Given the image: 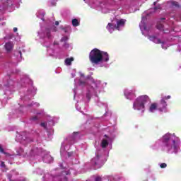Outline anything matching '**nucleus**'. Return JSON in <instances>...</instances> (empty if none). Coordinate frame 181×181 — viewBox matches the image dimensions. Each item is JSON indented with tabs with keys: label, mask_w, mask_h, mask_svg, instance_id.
Wrapping results in <instances>:
<instances>
[{
	"label": "nucleus",
	"mask_w": 181,
	"mask_h": 181,
	"mask_svg": "<svg viewBox=\"0 0 181 181\" xmlns=\"http://www.w3.org/2000/svg\"><path fill=\"white\" fill-rule=\"evenodd\" d=\"M4 47L6 52H8V53H9L10 52H12V50H13V42H6L4 45Z\"/></svg>",
	"instance_id": "nucleus-9"
},
{
	"label": "nucleus",
	"mask_w": 181,
	"mask_h": 181,
	"mask_svg": "<svg viewBox=\"0 0 181 181\" xmlns=\"http://www.w3.org/2000/svg\"><path fill=\"white\" fill-rule=\"evenodd\" d=\"M145 21H146V18L142 17L141 23L139 25L141 32H144V30H146V26L145 25Z\"/></svg>",
	"instance_id": "nucleus-13"
},
{
	"label": "nucleus",
	"mask_w": 181,
	"mask_h": 181,
	"mask_svg": "<svg viewBox=\"0 0 181 181\" xmlns=\"http://www.w3.org/2000/svg\"><path fill=\"white\" fill-rule=\"evenodd\" d=\"M78 134V133H76V132H74V134Z\"/></svg>",
	"instance_id": "nucleus-36"
},
{
	"label": "nucleus",
	"mask_w": 181,
	"mask_h": 181,
	"mask_svg": "<svg viewBox=\"0 0 181 181\" xmlns=\"http://www.w3.org/2000/svg\"><path fill=\"white\" fill-rule=\"evenodd\" d=\"M41 127H43V128H46V127H47V123H45V122L41 123Z\"/></svg>",
	"instance_id": "nucleus-25"
},
{
	"label": "nucleus",
	"mask_w": 181,
	"mask_h": 181,
	"mask_svg": "<svg viewBox=\"0 0 181 181\" xmlns=\"http://www.w3.org/2000/svg\"><path fill=\"white\" fill-rule=\"evenodd\" d=\"M158 110V105L156 103H153L150 105L149 111L150 112H155Z\"/></svg>",
	"instance_id": "nucleus-14"
},
{
	"label": "nucleus",
	"mask_w": 181,
	"mask_h": 181,
	"mask_svg": "<svg viewBox=\"0 0 181 181\" xmlns=\"http://www.w3.org/2000/svg\"><path fill=\"white\" fill-rule=\"evenodd\" d=\"M92 163L99 168L104 165V161L103 160V156H101V153L100 151H96L95 156L92 159Z\"/></svg>",
	"instance_id": "nucleus-4"
},
{
	"label": "nucleus",
	"mask_w": 181,
	"mask_h": 181,
	"mask_svg": "<svg viewBox=\"0 0 181 181\" xmlns=\"http://www.w3.org/2000/svg\"><path fill=\"white\" fill-rule=\"evenodd\" d=\"M44 160H45V162H47L45 158L44 159Z\"/></svg>",
	"instance_id": "nucleus-37"
},
{
	"label": "nucleus",
	"mask_w": 181,
	"mask_h": 181,
	"mask_svg": "<svg viewBox=\"0 0 181 181\" xmlns=\"http://www.w3.org/2000/svg\"><path fill=\"white\" fill-rule=\"evenodd\" d=\"M124 95L127 100H132V98H135V93L128 89L124 90Z\"/></svg>",
	"instance_id": "nucleus-7"
},
{
	"label": "nucleus",
	"mask_w": 181,
	"mask_h": 181,
	"mask_svg": "<svg viewBox=\"0 0 181 181\" xmlns=\"http://www.w3.org/2000/svg\"><path fill=\"white\" fill-rule=\"evenodd\" d=\"M55 25H57V26L59 25V21H56Z\"/></svg>",
	"instance_id": "nucleus-30"
},
{
	"label": "nucleus",
	"mask_w": 181,
	"mask_h": 181,
	"mask_svg": "<svg viewBox=\"0 0 181 181\" xmlns=\"http://www.w3.org/2000/svg\"><path fill=\"white\" fill-rule=\"evenodd\" d=\"M69 39V37H62V42H66V40H67Z\"/></svg>",
	"instance_id": "nucleus-26"
},
{
	"label": "nucleus",
	"mask_w": 181,
	"mask_h": 181,
	"mask_svg": "<svg viewBox=\"0 0 181 181\" xmlns=\"http://www.w3.org/2000/svg\"><path fill=\"white\" fill-rule=\"evenodd\" d=\"M71 62H74V57L66 58L65 59L66 66H71Z\"/></svg>",
	"instance_id": "nucleus-15"
},
{
	"label": "nucleus",
	"mask_w": 181,
	"mask_h": 181,
	"mask_svg": "<svg viewBox=\"0 0 181 181\" xmlns=\"http://www.w3.org/2000/svg\"><path fill=\"white\" fill-rule=\"evenodd\" d=\"M157 29H158L159 30H162L163 29V25L162 24H159L157 26Z\"/></svg>",
	"instance_id": "nucleus-19"
},
{
	"label": "nucleus",
	"mask_w": 181,
	"mask_h": 181,
	"mask_svg": "<svg viewBox=\"0 0 181 181\" xmlns=\"http://www.w3.org/2000/svg\"><path fill=\"white\" fill-rule=\"evenodd\" d=\"M125 22H127V21L124 20V19H121L117 21V25H116V29H117V30H119L120 28L124 27V25H125Z\"/></svg>",
	"instance_id": "nucleus-11"
},
{
	"label": "nucleus",
	"mask_w": 181,
	"mask_h": 181,
	"mask_svg": "<svg viewBox=\"0 0 181 181\" xmlns=\"http://www.w3.org/2000/svg\"><path fill=\"white\" fill-rule=\"evenodd\" d=\"M166 166H167V165H166V163H161L160 165V167L161 168H166Z\"/></svg>",
	"instance_id": "nucleus-22"
},
{
	"label": "nucleus",
	"mask_w": 181,
	"mask_h": 181,
	"mask_svg": "<svg viewBox=\"0 0 181 181\" xmlns=\"http://www.w3.org/2000/svg\"><path fill=\"white\" fill-rule=\"evenodd\" d=\"M107 30L110 33H112L115 29H117V25H114L113 23H109L107 26Z\"/></svg>",
	"instance_id": "nucleus-12"
},
{
	"label": "nucleus",
	"mask_w": 181,
	"mask_h": 181,
	"mask_svg": "<svg viewBox=\"0 0 181 181\" xmlns=\"http://www.w3.org/2000/svg\"><path fill=\"white\" fill-rule=\"evenodd\" d=\"M149 101L148 95H141L139 97L133 105L134 110H144L145 108V103Z\"/></svg>",
	"instance_id": "nucleus-3"
},
{
	"label": "nucleus",
	"mask_w": 181,
	"mask_h": 181,
	"mask_svg": "<svg viewBox=\"0 0 181 181\" xmlns=\"http://www.w3.org/2000/svg\"><path fill=\"white\" fill-rule=\"evenodd\" d=\"M89 59L91 63H94V64H98L101 62H108L110 60L107 52H102L96 48L90 52Z\"/></svg>",
	"instance_id": "nucleus-2"
},
{
	"label": "nucleus",
	"mask_w": 181,
	"mask_h": 181,
	"mask_svg": "<svg viewBox=\"0 0 181 181\" xmlns=\"http://www.w3.org/2000/svg\"><path fill=\"white\" fill-rule=\"evenodd\" d=\"M177 138L175 136H172L170 134H166L163 136V148L164 151L170 152V153H176L179 151L177 146Z\"/></svg>",
	"instance_id": "nucleus-1"
},
{
	"label": "nucleus",
	"mask_w": 181,
	"mask_h": 181,
	"mask_svg": "<svg viewBox=\"0 0 181 181\" xmlns=\"http://www.w3.org/2000/svg\"><path fill=\"white\" fill-rule=\"evenodd\" d=\"M81 77H84V74H81Z\"/></svg>",
	"instance_id": "nucleus-33"
},
{
	"label": "nucleus",
	"mask_w": 181,
	"mask_h": 181,
	"mask_svg": "<svg viewBox=\"0 0 181 181\" xmlns=\"http://www.w3.org/2000/svg\"><path fill=\"white\" fill-rule=\"evenodd\" d=\"M80 84H81V82L80 83Z\"/></svg>",
	"instance_id": "nucleus-41"
},
{
	"label": "nucleus",
	"mask_w": 181,
	"mask_h": 181,
	"mask_svg": "<svg viewBox=\"0 0 181 181\" xmlns=\"http://www.w3.org/2000/svg\"><path fill=\"white\" fill-rule=\"evenodd\" d=\"M16 141L23 143V141L28 139V134L25 132H23L22 134H18L16 137Z\"/></svg>",
	"instance_id": "nucleus-6"
},
{
	"label": "nucleus",
	"mask_w": 181,
	"mask_h": 181,
	"mask_svg": "<svg viewBox=\"0 0 181 181\" xmlns=\"http://www.w3.org/2000/svg\"><path fill=\"white\" fill-rule=\"evenodd\" d=\"M166 107H168V104H166V101H165L163 99H161L160 103L158 105V109L161 112H166Z\"/></svg>",
	"instance_id": "nucleus-5"
},
{
	"label": "nucleus",
	"mask_w": 181,
	"mask_h": 181,
	"mask_svg": "<svg viewBox=\"0 0 181 181\" xmlns=\"http://www.w3.org/2000/svg\"><path fill=\"white\" fill-rule=\"evenodd\" d=\"M105 136L106 138H108V137L107 136V135H105Z\"/></svg>",
	"instance_id": "nucleus-38"
},
{
	"label": "nucleus",
	"mask_w": 181,
	"mask_h": 181,
	"mask_svg": "<svg viewBox=\"0 0 181 181\" xmlns=\"http://www.w3.org/2000/svg\"><path fill=\"white\" fill-rule=\"evenodd\" d=\"M95 181H103V178H101V177L98 176L95 178Z\"/></svg>",
	"instance_id": "nucleus-20"
},
{
	"label": "nucleus",
	"mask_w": 181,
	"mask_h": 181,
	"mask_svg": "<svg viewBox=\"0 0 181 181\" xmlns=\"http://www.w3.org/2000/svg\"><path fill=\"white\" fill-rule=\"evenodd\" d=\"M0 152H1V153H4L5 155H7L5 151H4V148H2V146H0Z\"/></svg>",
	"instance_id": "nucleus-21"
},
{
	"label": "nucleus",
	"mask_w": 181,
	"mask_h": 181,
	"mask_svg": "<svg viewBox=\"0 0 181 181\" xmlns=\"http://www.w3.org/2000/svg\"><path fill=\"white\" fill-rule=\"evenodd\" d=\"M71 76H72V77H76V71L75 70L73 71Z\"/></svg>",
	"instance_id": "nucleus-27"
},
{
	"label": "nucleus",
	"mask_w": 181,
	"mask_h": 181,
	"mask_svg": "<svg viewBox=\"0 0 181 181\" xmlns=\"http://www.w3.org/2000/svg\"><path fill=\"white\" fill-rule=\"evenodd\" d=\"M40 36L48 38L50 37V30L49 28H46L40 33Z\"/></svg>",
	"instance_id": "nucleus-10"
},
{
	"label": "nucleus",
	"mask_w": 181,
	"mask_h": 181,
	"mask_svg": "<svg viewBox=\"0 0 181 181\" xmlns=\"http://www.w3.org/2000/svg\"><path fill=\"white\" fill-rule=\"evenodd\" d=\"M47 158H48V159H52V157H50L49 156H48Z\"/></svg>",
	"instance_id": "nucleus-34"
},
{
	"label": "nucleus",
	"mask_w": 181,
	"mask_h": 181,
	"mask_svg": "<svg viewBox=\"0 0 181 181\" xmlns=\"http://www.w3.org/2000/svg\"><path fill=\"white\" fill-rule=\"evenodd\" d=\"M72 25H73V26H78V25H80V23H78V20H77V19H74V20H72Z\"/></svg>",
	"instance_id": "nucleus-18"
},
{
	"label": "nucleus",
	"mask_w": 181,
	"mask_h": 181,
	"mask_svg": "<svg viewBox=\"0 0 181 181\" xmlns=\"http://www.w3.org/2000/svg\"><path fill=\"white\" fill-rule=\"evenodd\" d=\"M157 9H159V7L154 8V11H156Z\"/></svg>",
	"instance_id": "nucleus-31"
},
{
	"label": "nucleus",
	"mask_w": 181,
	"mask_h": 181,
	"mask_svg": "<svg viewBox=\"0 0 181 181\" xmlns=\"http://www.w3.org/2000/svg\"><path fill=\"white\" fill-rule=\"evenodd\" d=\"M20 56H22V52H20Z\"/></svg>",
	"instance_id": "nucleus-35"
},
{
	"label": "nucleus",
	"mask_w": 181,
	"mask_h": 181,
	"mask_svg": "<svg viewBox=\"0 0 181 181\" xmlns=\"http://www.w3.org/2000/svg\"><path fill=\"white\" fill-rule=\"evenodd\" d=\"M149 40L153 42L154 43H160V40L156 37H148Z\"/></svg>",
	"instance_id": "nucleus-16"
},
{
	"label": "nucleus",
	"mask_w": 181,
	"mask_h": 181,
	"mask_svg": "<svg viewBox=\"0 0 181 181\" xmlns=\"http://www.w3.org/2000/svg\"><path fill=\"white\" fill-rule=\"evenodd\" d=\"M62 149H63V146H62Z\"/></svg>",
	"instance_id": "nucleus-39"
},
{
	"label": "nucleus",
	"mask_w": 181,
	"mask_h": 181,
	"mask_svg": "<svg viewBox=\"0 0 181 181\" xmlns=\"http://www.w3.org/2000/svg\"><path fill=\"white\" fill-rule=\"evenodd\" d=\"M51 5L53 6V5H56V3H54L53 2H51Z\"/></svg>",
	"instance_id": "nucleus-32"
},
{
	"label": "nucleus",
	"mask_w": 181,
	"mask_h": 181,
	"mask_svg": "<svg viewBox=\"0 0 181 181\" xmlns=\"http://www.w3.org/2000/svg\"><path fill=\"white\" fill-rule=\"evenodd\" d=\"M156 4V2H154V5Z\"/></svg>",
	"instance_id": "nucleus-40"
},
{
	"label": "nucleus",
	"mask_w": 181,
	"mask_h": 181,
	"mask_svg": "<svg viewBox=\"0 0 181 181\" xmlns=\"http://www.w3.org/2000/svg\"><path fill=\"white\" fill-rule=\"evenodd\" d=\"M170 98V95H168V96L162 98V99H163L164 101H165V100H169Z\"/></svg>",
	"instance_id": "nucleus-24"
},
{
	"label": "nucleus",
	"mask_w": 181,
	"mask_h": 181,
	"mask_svg": "<svg viewBox=\"0 0 181 181\" xmlns=\"http://www.w3.org/2000/svg\"><path fill=\"white\" fill-rule=\"evenodd\" d=\"M162 48L163 49H168V45L165 43L162 44Z\"/></svg>",
	"instance_id": "nucleus-23"
},
{
	"label": "nucleus",
	"mask_w": 181,
	"mask_h": 181,
	"mask_svg": "<svg viewBox=\"0 0 181 181\" xmlns=\"http://www.w3.org/2000/svg\"><path fill=\"white\" fill-rule=\"evenodd\" d=\"M108 146V140L103 139L101 142V146L102 148H105Z\"/></svg>",
	"instance_id": "nucleus-17"
},
{
	"label": "nucleus",
	"mask_w": 181,
	"mask_h": 181,
	"mask_svg": "<svg viewBox=\"0 0 181 181\" xmlns=\"http://www.w3.org/2000/svg\"><path fill=\"white\" fill-rule=\"evenodd\" d=\"M13 32H18V28H13Z\"/></svg>",
	"instance_id": "nucleus-29"
},
{
	"label": "nucleus",
	"mask_w": 181,
	"mask_h": 181,
	"mask_svg": "<svg viewBox=\"0 0 181 181\" xmlns=\"http://www.w3.org/2000/svg\"><path fill=\"white\" fill-rule=\"evenodd\" d=\"M18 175V173L15 172V171H12L9 175H8V179L9 180L11 181H25L24 178H21L18 180H16L15 179H16V175Z\"/></svg>",
	"instance_id": "nucleus-8"
},
{
	"label": "nucleus",
	"mask_w": 181,
	"mask_h": 181,
	"mask_svg": "<svg viewBox=\"0 0 181 181\" xmlns=\"http://www.w3.org/2000/svg\"><path fill=\"white\" fill-rule=\"evenodd\" d=\"M1 168H5V163L1 162Z\"/></svg>",
	"instance_id": "nucleus-28"
}]
</instances>
